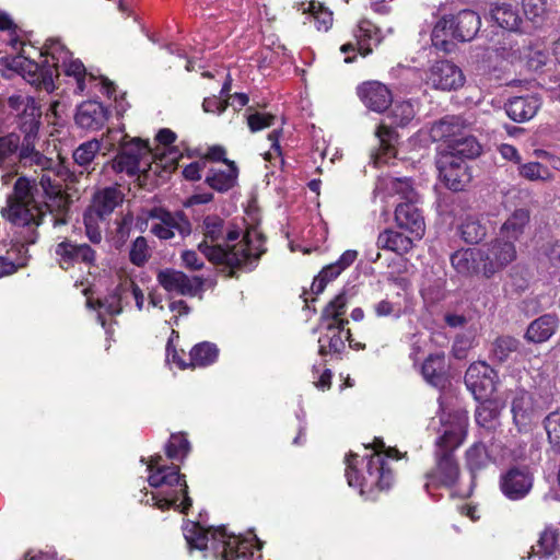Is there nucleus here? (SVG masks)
I'll return each instance as SVG.
<instances>
[{"instance_id": "obj_1", "label": "nucleus", "mask_w": 560, "mask_h": 560, "mask_svg": "<svg viewBox=\"0 0 560 560\" xmlns=\"http://www.w3.org/2000/svg\"><path fill=\"white\" fill-rule=\"evenodd\" d=\"M35 48L22 47V52L13 57L9 63L10 68L20 73L23 79L32 85L52 92L55 79L61 73L72 78L75 82V93H82L86 88V81L94 80L92 73H88L80 59H73L72 54L57 38L46 40L43 50L39 52L43 59L40 63L32 59V51Z\"/></svg>"}, {"instance_id": "obj_2", "label": "nucleus", "mask_w": 560, "mask_h": 560, "mask_svg": "<svg viewBox=\"0 0 560 560\" xmlns=\"http://www.w3.org/2000/svg\"><path fill=\"white\" fill-rule=\"evenodd\" d=\"M205 240L198 249L212 262L224 264L231 268L252 270L265 252L261 233L253 228L240 238L237 230L226 231L223 220L217 215H208L202 223Z\"/></svg>"}, {"instance_id": "obj_3", "label": "nucleus", "mask_w": 560, "mask_h": 560, "mask_svg": "<svg viewBox=\"0 0 560 560\" xmlns=\"http://www.w3.org/2000/svg\"><path fill=\"white\" fill-rule=\"evenodd\" d=\"M184 537L191 548L206 551L205 557L214 560H258L255 552L261 549V542L253 534L247 537L229 534L224 526L203 528L199 523L187 522L183 528Z\"/></svg>"}, {"instance_id": "obj_4", "label": "nucleus", "mask_w": 560, "mask_h": 560, "mask_svg": "<svg viewBox=\"0 0 560 560\" xmlns=\"http://www.w3.org/2000/svg\"><path fill=\"white\" fill-rule=\"evenodd\" d=\"M66 203L67 201L62 206H55L30 178L21 176L14 183L13 194L9 197L2 214L12 224L28 228L30 235L26 242L33 244L36 241L35 228L40 224L46 210L61 211Z\"/></svg>"}, {"instance_id": "obj_5", "label": "nucleus", "mask_w": 560, "mask_h": 560, "mask_svg": "<svg viewBox=\"0 0 560 560\" xmlns=\"http://www.w3.org/2000/svg\"><path fill=\"white\" fill-rule=\"evenodd\" d=\"M160 455L154 456L148 463V482L152 488L159 489L152 492L145 500L147 504H152L160 510H167L171 506L179 509L182 513L191 505V499L188 497V486L185 476L180 475L177 466H165Z\"/></svg>"}, {"instance_id": "obj_6", "label": "nucleus", "mask_w": 560, "mask_h": 560, "mask_svg": "<svg viewBox=\"0 0 560 560\" xmlns=\"http://www.w3.org/2000/svg\"><path fill=\"white\" fill-rule=\"evenodd\" d=\"M384 442L376 440L370 454L360 456L357 453H349L346 457V477L349 487L358 489L360 494L372 492L374 489H387L393 476L386 467L382 450Z\"/></svg>"}, {"instance_id": "obj_7", "label": "nucleus", "mask_w": 560, "mask_h": 560, "mask_svg": "<svg viewBox=\"0 0 560 560\" xmlns=\"http://www.w3.org/2000/svg\"><path fill=\"white\" fill-rule=\"evenodd\" d=\"M441 436L436 440L438 464L432 476L439 482L445 486H453L459 475V468L455 462L452 452L457 448L465 440L467 432L468 418L464 411H455L440 416Z\"/></svg>"}, {"instance_id": "obj_8", "label": "nucleus", "mask_w": 560, "mask_h": 560, "mask_svg": "<svg viewBox=\"0 0 560 560\" xmlns=\"http://www.w3.org/2000/svg\"><path fill=\"white\" fill-rule=\"evenodd\" d=\"M481 25L479 15L471 10L442 16L432 30V44L444 51H450L454 42L471 40Z\"/></svg>"}, {"instance_id": "obj_9", "label": "nucleus", "mask_w": 560, "mask_h": 560, "mask_svg": "<svg viewBox=\"0 0 560 560\" xmlns=\"http://www.w3.org/2000/svg\"><path fill=\"white\" fill-rule=\"evenodd\" d=\"M459 126V118L455 116L445 117L432 126L431 138L443 141L439 154H452L463 161L478 156L481 145L475 137L462 132Z\"/></svg>"}, {"instance_id": "obj_10", "label": "nucleus", "mask_w": 560, "mask_h": 560, "mask_svg": "<svg viewBox=\"0 0 560 560\" xmlns=\"http://www.w3.org/2000/svg\"><path fill=\"white\" fill-rule=\"evenodd\" d=\"M24 166L37 167L42 175L38 179H31L32 184L38 186L44 196L52 200L55 206H62L66 197L62 192V185L59 178L60 163L45 155L40 151L21 162Z\"/></svg>"}, {"instance_id": "obj_11", "label": "nucleus", "mask_w": 560, "mask_h": 560, "mask_svg": "<svg viewBox=\"0 0 560 560\" xmlns=\"http://www.w3.org/2000/svg\"><path fill=\"white\" fill-rule=\"evenodd\" d=\"M152 152L145 142L138 138L122 144V149L113 161V168L117 173L133 176L145 173L151 167Z\"/></svg>"}, {"instance_id": "obj_12", "label": "nucleus", "mask_w": 560, "mask_h": 560, "mask_svg": "<svg viewBox=\"0 0 560 560\" xmlns=\"http://www.w3.org/2000/svg\"><path fill=\"white\" fill-rule=\"evenodd\" d=\"M517 257L515 244L500 236L482 248V275L487 278L506 268Z\"/></svg>"}, {"instance_id": "obj_13", "label": "nucleus", "mask_w": 560, "mask_h": 560, "mask_svg": "<svg viewBox=\"0 0 560 560\" xmlns=\"http://www.w3.org/2000/svg\"><path fill=\"white\" fill-rule=\"evenodd\" d=\"M465 384L476 399L490 398L495 390L497 373L486 362H474L466 371Z\"/></svg>"}, {"instance_id": "obj_14", "label": "nucleus", "mask_w": 560, "mask_h": 560, "mask_svg": "<svg viewBox=\"0 0 560 560\" xmlns=\"http://www.w3.org/2000/svg\"><path fill=\"white\" fill-rule=\"evenodd\" d=\"M436 166L441 179L454 191L463 190L470 182L471 176L462 159L452 154H439Z\"/></svg>"}, {"instance_id": "obj_15", "label": "nucleus", "mask_w": 560, "mask_h": 560, "mask_svg": "<svg viewBox=\"0 0 560 560\" xmlns=\"http://www.w3.org/2000/svg\"><path fill=\"white\" fill-rule=\"evenodd\" d=\"M533 475L526 467H513L501 476L500 488L510 500L525 498L533 487Z\"/></svg>"}, {"instance_id": "obj_16", "label": "nucleus", "mask_w": 560, "mask_h": 560, "mask_svg": "<svg viewBox=\"0 0 560 560\" xmlns=\"http://www.w3.org/2000/svg\"><path fill=\"white\" fill-rule=\"evenodd\" d=\"M428 82L443 91L456 90L464 85L465 77L460 68L448 60H440L431 66Z\"/></svg>"}, {"instance_id": "obj_17", "label": "nucleus", "mask_w": 560, "mask_h": 560, "mask_svg": "<svg viewBox=\"0 0 560 560\" xmlns=\"http://www.w3.org/2000/svg\"><path fill=\"white\" fill-rule=\"evenodd\" d=\"M153 217L159 221L152 223L151 232L161 240H171L176 235L184 236L190 233L189 221L179 212L160 211Z\"/></svg>"}, {"instance_id": "obj_18", "label": "nucleus", "mask_w": 560, "mask_h": 560, "mask_svg": "<svg viewBox=\"0 0 560 560\" xmlns=\"http://www.w3.org/2000/svg\"><path fill=\"white\" fill-rule=\"evenodd\" d=\"M55 253L58 257L59 266L65 270L73 267L78 262L91 266L95 261V252L88 244H74L69 241H63L57 244Z\"/></svg>"}, {"instance_id": "obj_19", "label": "nucleus", "mask_w": 560, "mask_h": 560, "mask_svg": "<svg viewBox=\"0 0 560 560\" xmlns=\"http://www.w3.org/2000/svg\"><path fill=\"white\" fill-rule=\"evenodd\" d=\"M416 202L399 203L395 210V221L398 228L406 230L413 238L419 241L425 233V223Z\"/></svg>"}, {"instance_id": "obj_20", "label": "nucleus", "mask_w": 560, "mask_h": 560, "mask_svg": "<svg viewBox=\"0 0 560 560\" xmlns=\"http://www.w3.org/2000/svg\"><path fill=\"white\" fill-rule=\"evenodd\" d=\"M358 96L369 109L376 113L384 112L393 102L389 89L378 81L362 83L358 88Z\"/></svg>"}, {"instance_id": "obj_21", "label": "nucleus", "mask_w": 560, "mask_h": 560, "mask_svg": "<svg viewBox=\"0 0 560 560\" xmlns=\"http://www.w3.org/2000/svg\"><path fill=\"white\" fill-rule=\"evenodd\" d=\"M108 117L109 112L102 103L88 101L78 107L74 120L80 128L96 131L104 127Z\"/></svg>"}, {"instance_id": "obj_22", "label": "nucleus", "mask_w": 560, "mask_h": 560, "mask_svg": "<svg viewBox=\"0 0 560 560\" xmlns=\"http://www.w3.org/2000/svg\"><path fill=\"white\" fill-rule=\"evenodd\" d=\"M348 320L327 323L326 331L318 338V352L320 355L340 353L345 349V341L349 339L350 331L345 329Z\"/></svg>"}, {"instance_id": "obj_23", "label": "nucleus", "mask_w": 560, "mask_h": 560, "mask_svg": "<svg viewBox=\"0 0 560 560\" xmlns=\"http://www.w3.org/2000/svg\"><path fill=\"white\" fill-rule=\"evenodd\" d=\"M158 280L166 291L180 295H195L201 285L197 278L190 279L182 271L173 269L160 271Z\"/></svg>"}, {"instance_id": "obj_24", "label": "nucleus", "mask_w": 560, "mask_h": 560, "mask_svg": "<svg viewBox=\"0 0 560 560\" xmlns=\"http://www.w3.org/2000/svg\"><path fill=\"white\" fill-rule=\"evenodd\" d=\"M559 318L555 314H545L530 322L524 338L530 343H544L548 341L559 328Z\"/></svg>"}, {"instance_id": "obj_25", "label": "nucleus", "mask_w": 560, "mask_h": 560, "mask_svg": "<svg viewBox=\"0 0 560 560\" xmlns=\"http://www.w3.org/2000/svg\"><path fill=\"white\" fill-rule=\"evenodd\" d=\"M238 170L234 162L224 160L220 166L212 167L206 176V183L217 191L224 192L234 187Z\"/></svg>"}, {"instance_id": "obj_26", "label": "nucleus", "mask_w": 560, "mask_h": 560, "mask_svg": "<svg viewBox=\"0 0 560 560\" xmlns=\"http://www.w3.org/2000/svg\"><path fill=\"white\" fill-rule=\"evenodd\" d=\"M511 410L518 431L526 430L535 417L532 395L523 389L517 390L513 397Z\"/></svg>"}, {"instance_id": "obj_27", "label": "nucleus", "mask_w": 560, "mask_h": 560, "mask_svg": "<svg viewBox=\"0 0 560 560\" xmlns=\"http://www.w3.org/2000/svg\"><path fill=\"white\" fill-rule=\"evenodd\" d=\"M541 105L536 95L517 96L509 101L505 106L508 116L517 122L532 119Z\"/></svg>"}, {"instance_id": "obj_28", "label": "nucleus", "mask_w": 560, "mask_h": 560, "mask_svg": "<svg viewBox=\"0 0 560 560\" xmlns=\"http://www.w3.org/2000/svg\"><path fill=\"white\" fill-rule=\"evenodd\" d=\"M452 266L458 273L472 275L483 268L482 248H466L455 252L451 257Z\"/></svg>"}, {"instance_id": "obj_29", "label": "nucleus", "mask_w": 560, "mask_h": 560, "mask_svg": "<svg viewBox=\"0 0 560 560\" xmlns=\"http://www.w3.org/2000/svg\"><path fill=\"white\" fill-rule=\"evenodd\" d=\"M380 148L371 155L374 166L378 167L387 164L396 156V133L385 125H381L375 132Z\"/></svg>"}, {"instance_id": "obj_30", "label": "nucleus", "mask_w": 560, "mask_h": 560, "mask_svg": "<svg viewBox=\"0 0 560 560\" xmlns=\"http://www.w3.org/2000/svg\"><path fill=\"white\" fill-rule=\"evenodd\" d=\"M355 45L362 56H368L382 42L381 31L369 20H361L353 32Z\"/></svg>"}, {"instance_id": "obj_31", "label": "nucleus", "mask_w": 560, "mask_h": 560, "mask_svg": "<svg viewBox=\"0 0 560 560\" xmlns=\"http://www.w3.org/2000/svg\"><path fill=\"white\" fill-rule=\"evenodd\" d=\"M559 555L558 533L546 528L537 542L532 546L529 560H556Z\"/></svg>"}, {"instance_id": "obj_32", "label": "nucleus", "mask_w": 560, "mask_h": 560, "mask_svg": "<svg viewBox=\"0 0 560 560\" xmlns=\"http://www.w3.org/2000/svg\"><path fill=\"white\" fill-rule=\"evenodd\" d=\"M415 240L412 235L407 236L393 229H386L378 234L376 245L380 249L404 255L412 249Z\"/></svg>"}, {"instance_id": "obj_33", "label": "nucleus", "mask_w": 560, "mask_h": 560, "mask_svg": "<svg viewBox=\"0 0 560 560\" xmlns=\"http://www.w3.org/2000/svg\"><path fill=\"white\" fill-rule=\"evenodd\" d=\"M529 223V211L516 209L501 225L499 236L515 243L524 234Z\"/></svg>"}, {"instance_id": "obj_34", "label": "nucleus", "mask_w": 560, "mask_h": 560, "mask_svg": "<svg viewBox=\"0 0 560 560\" xmlns=\"http://www.w3.org/2000/svg\"><path fill=\"white\" fill-rule=\"evenodd\" d=\"M480 401L476 409L475 418L479 427L487 430H493L499 423V412L501 405L495 399H478Z\"/></svg>"}, {"instance_id": "obj_35", "label": "nucleus", "mask_w": 560, "mask_h": 560, "mask_svg": "<svg viewBox=\"0 0 560 560\" xmlns=\"http://www.w3.org/2000/svg\"><path fill=\"white\" fill-rule=\"evenodd\" d=\"M122 201V195L116 187H107L94 195L93 210L98 215H107Z\"/></svg>"}, {"instance_id": "obj_36", "label": "nucleus", "mask_w": 560, "mask_h": 560, "mask_svg": "<svg viewBox=\"0 0 560 560\" xmlns=\"http://www.w3.org/2000/svg\"><path fill=\"white\" fill-rule=\"evenodd\" d=\"M490 16L500 27L508 31H517L521 18L510 3H497L490 11Z\"/></svg>"}, {"instance_id": "obj_37", "label": "nucleus", "mask_w": 560, "mask_h": 560, "mask_svg": "<svg viewBox=\"0 0 560 560\" xmlns=\"http://www.w3.org/2000/svg\"><path fill=\"white\" fill-rule=\"evenodd\" d=\"M422 375L428 383L441 387L445 383V359L443 354L430 355L422 365Z\"/></svg>"}, {"instance_id": "obj_38", "label": "nucleus", "mask_w": 560, "mask_h": 560, "mask_svg": "<svg viewBox=\"0 0 560 560\" xmlns=\"http://www.w3.org/2000/svg\"><path fill=\"white\" fill-rule=\"evenodd\" d=\"M20 136L9 133L0 137V168H13L18 162Z\"/></svg>"}, {"instance_id": "obj_39", "label": "nucleus", "mask_w": 560, "mask_h": 560, "mask_svg": "<svg viewBox=\"0 0 560 560\" xmlns=\"http://www.w3.org/2000/svg\"><path fill=\"white\" fill-rule=\"evenodd\" d=\"M518 175L529 182H541L547 183L551 182L553 179V173L551 170L541 164L540 162H527V163H520L518 167Z\"/></svg>"}, {"instance_id": "obj_40", "label": "nucleus", "mask_w": 560, "mask_h": 560, "mask_svg": "<svg viewBox=\"0 0 560 560\" xmlns=\"http://www.w3.org/2000/svg\"><path fill=\"white\" fill-rule=\"evenodd\" d=\"M460 235L466 243L477 244L487 235V228L478 218L468 215L460 224Z\"/></svg>"}, {"instance_id": "obj_41", "label": "nucleus", "mask_w": 560, "mask_h": 560, "mask_svg": "<svg viewBox=\"0 0 560 560\" xmlns=\"http://www.w3.org/2000/svg\"><path fill=\"white\" fill-rule=\"evenodd\" d=\"M358 258V252L348 249L341 254L337 261L324 267L320 275L326 279V282H330L337 278L343 270L350 267Z\"/></svg>"}, {"instance_id": "obj_42", "label": "nucleus", "mask_w": 560, "mask_h": 560, "mask_svg": "<svg viewBox=\"0 0 560 560\" xmlns=\"http://www.w3.org/2000/svg\"><path fill=\"white\" fill-rule=\"evenodd\" d=\"M358 258V252L348 249L341 254L337 261L324 267L320 275L326 279V282H330L337 278L343 270L350 267Z\"/></svg>"}, {"instance_id": "obj_43", "label": "nucleus", "mask_w": 560, "mask_h": 560, "mask_svg": "<svg viewBox=\"0 0 560 560\" xmlns=\"http://www.w3.org/2000/svg\"><path fill=\"white\" fill-rule=\"evenodd\" d=\"M218 358V348L210 342H201L195 346L190 351V365L207 366L213 363Z\"/></svg>"}, {"instance_id": "obj_44", "label": "nucleus", "mask_w": 560, "mask_h": 560, "mask_svg": "<svg viewBox=\"0 0 560 560\" xmlns=\"http://www.w3.org/2000/svg\"><path fill=\"white\" fill-rule=\"evenodd\" d=\"M122 294H126L124 292V287H121L117 292L109 294L104 300L97 302V304H98L97 318L103 327L106 324L105 319H104L105 314L113 316V315L119 314L122 311V304H121Z\"/></svg>"}, {"instance_id": "obj_45", "label": "nucleus", "mask_w": 560, "mask_h": 560, "mask_svg": "<svg viewBox=\"0 0 560 560\" xmlns=\"http://www.w3.org/2000/svg\"><path fill=\"white\" fill-rule=\"evenodd\" d=\"M347 298L343 293L338 294L331 300L324 308L322 314V324L338 323V320H346L343 315L347 306Z\"/></svg>"}, {"instance_id": "obj_46", "label": "nucleus", "mask_w": 560, "mask_h": 560, "mask_svg": "<svg viewBox=\"0 0 560 560\" xmlns=\"http://www.w3.org/2000/svg\"><path fill=\"white\" fill-rule=\"evenodd\" d=\"M102 148V143L97 139H92L80 144L73 152V160L80 166H88L94 160Z\"/></svg>"}, {"instance_id": "obj_47", "label": "nucleus", "mask_w": 560, "mask_h": 560, "mask_svg": "<svg viewBox=\"0 0 560 560\" xmlns=\"http://www.w3.org/2000/svg\"><path fill=\"white\" fill-rule=\"evenodd\" d=\"M544 427L549 444L556 453L560 454V409L545 418Z\"/></svg>"}, {"instance_id": "obj_48", "label": "nucleus", "mask_w": 560, "mask_h": 560, "mask_svg": "<svg viewBox=\"0 0 560 560\" xmlns=\"http://www.w3.org/2000/svg\"><path fill=\"white\" fill-rule=\"evenodd\" d=\"M520 342L511 336H502L494 340L492 355L500 362L506 361L512 353L516 352Z\"/></svg>"}, {"instance_id": "obj_49", "label": "nucleus", "mask_w": 560, "mask_h": 560, "mask_svg": "<svg viewBox=\"0 0 560 560\" xmlns=\"http://www.w3.org/2000/svg\"><path fill=\"white\" fill-rule=\"evenodd\" d=\"M467 467L472 476L482 469L489 462V456L483 444L476 443L466 452Z\"/></svg>"}, {"instance_id": "obj_50", "label": "nucleus", "mask_w": 560, "mask_h": 560, "mask_svg": "<svg viewBox=\"0 0 560 560\" xmlns=\"http://www.w3.org/2000/svg\"><path fill=\"white\" fill-rule=\"evenodd\" d=\"M416 116V108L411 102H397L392 112V122L404 127L409 125Z\"/></svg>"}, {"instance_id": "obj_51", "label": "nucleus", "mask_w": 560, "mask_h": 560, "mask_svg": "<svg viewBox=\"0 0 560 560\" xmlns=\"http://www.w3.org/2000/svg\"><path fill=\"white\" fill-rule=\"evenodd\" d=\"M384 184L390 192L399 195L406 202L418 201L417 194L408 178H389Z\"/></svg>"}, {"instance_id": "obj_52", "label": "nucleus", "mask_w": 560, "mask_h": 560, "mask_svg": "<svg viewBox=\"0 0 560 560\" xmlns=\"http://www.w3.org/2000/svg\"><path fill=\"white\" fill-rule=\"evenodd\" d=\"M306 11L314 20L318 31H328L332 24V13L324 8L322 3L310 2Z\"/></svg>"}, {"instance_id": "obj_53", "label": "nucleus", "mask_w": 560, "mask_h": 560, "mask_svg": "<svg viewBox=\"0 0 560 560\" xmlns=\"http://www.w3.org/2000/svg\"><path fill=\"white\" fill-rule=\"evenodd\" d=\"M190 444L184 434H173L166 445V454L171 459H184L189 453Z\"/></svg>"}, {"instance_id": "obj_54", "label": "nucleus", "mask_w": 560, "mask_h": 560, "mask_svg": "<svg viewBox=\"0 0 560 560\" xmlns=\"http://www.w3.org/2000/svg\"><path fill=\"white\" fill-rule=\"evenodd\" d=\"M231 85L230 83H224L221 89L220 96H210L206 97L202 103V108L206 113L221 114L228 107V102L225 100L228 93L230 92Z\"/></svg>"}, {"instance_id": "obj_55", "label": "nucleus", "mask_w": 560, "mask_h": 560, "mask_svg": "<svg viewBox=\"0 0 560 560\" xmlns=\"http://www.w3.org/2000/svg\"><path fill=\"white\" fill-rule=\"evenodd\" d=\"M42 110L39 105L35 102L33 104V110L27 108V112H23L19 119V126L21 131H38L40 125Z\"/></svg>"}, {"instance_id": "obj_56", "label": "nucleus", "mask_w": 560, "mask_h": 560, "mask_svg": "<svg viewBox=\"0 0 560 560\" xmlns=\"http://www.w3.org/2000/svg\"><path fill=\"white\" fill-rule=\"evenodd\" d=\"M102 218V215H98L93 210H88L83 217L85 234L88 238L94 244H98L102 241V233L98 225V222Z\"/></svg>"}, {"instance_id": "obj_57", "label": "nucleus", "mask_w": 560, "mask_h": 560, "mask_svg": "<svg viewBox=\"0 0 560 560\" xmlns=\"http://www.w3.org/2000/svg\"><path fill=\"white\" fill-rule=\"evenodd\" d=\"M129 257L132 264L142 266L150 257V248L147 240L142 236L137 237L131 246Z\"/></svg>"}, {"instance_id": "obj_58", "label": "nucleus", "mask_w": 560, "mask_h": 560, "mask_svg": "<svg viewBox=\"0 0 560 560\" xmlns=\"http://www.w3.org/2000/svg\"><path fill=\"white\" fill-rule=\"evenodd\" d=\"M35 102V98L32 96L25 94H13L8 98V106L11 113L20 119L23 112H27V108L33 110V104Z\"/></svg>"}, {"instance_id": "obj_59", "label": "nucleus", "mask_w": 560, "mask_h": 560, "mask_svg": "<svg viewBox=\"0 0 560 560\" xmlns=\"http://www.w3.org/2000/svg\"><path fill=\"white\" fill-rule=\"evenodd\" d=\"M24 139L18 149V161L23 162L31 155L36 154L39 150L36 149V139L38 131H22Z\"/></svg>"}, {"instance_id": "obj_60", "label": "nucleus", "mask_w": 560, "mask_h": 560, "mask_svg": "<svg viewBox=\"0 0 560 560\" xmlns=\"http://www.w3.org/2000/svg\"><path fill=\"white\" fill-rule=\"evenodd\" d=\"M522 4L524 14L530 21H538L546 13V0H523Z\"/></svg>"}, {"instance_id": "obj_61", "label": "nucleus", "mask_w": 560, "mask_h": 560, "mask_svg": "<svg viewBox=\"0 0 560 560\" xmlns=\"http://www.w3.org/2000/svg\"><path fill=\"white\" fill-rule=\"evenodd\" d=\"M313 384L320 390H327L331 386V372L322 365H313L312 369Z\"/></svg>"}, {"instance_id": "obj_62", "label": "nucleus", "mask_w": 560, "mask_h": 560, "mask_svg": "<svg viewBox=\"0 0 560 560\" xmlns=\"http://www.w3.org/2000/svg\"><path fill=\"white\" fill-rule=\"evenodd\" d=\"M275 121V116L267 113H254L247 118V124L253 132L260 131L265 128L271 127Z\"/></svg>"}, {"instance_id": "obj_63", "label": "nucleus", "mask_w": 560, "mask_h": 560, "mask_svg": "<svg viewBox=\"0 0 560 560\" xmlns=\"http://www.w3.org/2000/svg\"><path fill=\"white\" fill-rule=\"evenodd\" d=\"M127 138L128 136L124 133L122 129H108L107 133L100 141L102 147L107 151H112L117 144L122 148V144L128 142L126 141Z\"/></svg>"}, {"instance_id": "obj_64", "label": "nucleus", "mask_w": 560, "mask_h": 560, "mask_svg": "<svg viewBox=\"0 0 560 560\" xmlns=\"http://www.w3.org/2000/svg\"><path fill=\"white\" fill-rule=\"evenodd\" d=\"M132 223L133 217L130 213L125 214L119 221H117L115 242L118 246L124 245L128 240Z\"/></svg>"}]
</instances>
